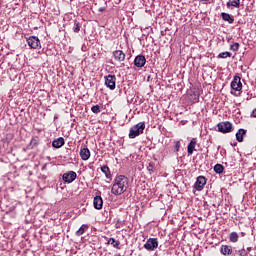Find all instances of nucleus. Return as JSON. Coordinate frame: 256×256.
I'll list each match as a JSON object with an SVG mask.
<instances>
[{"label": "nucleus", "instance_id": "f257e3e1", "mask_svg": "<svg viewBox=\"0 0 256 256\" xmlns=\"http://www.w3.org/2000/svg\"><path fill=\"white\" fill-rule=\"evenodd\" d=\"M129 187V179L124 175H119L115 178L114 184L111 189L113 195H123Z\"/></svg>", "mask_w": 256, "mask_h": 256}, {"label": "nucleus", "instance_id": "f03ea898", "mask_svg": "<svg viewBox=\"0 0 256 256\" xmlns=\"http://www.w3.org/2000/svg\"><path fill=\"white\" fill-rule=\"evenodd\" d=\"M143 131H145V122H139L130 128L129 139H135V137H139V135H142Z\"/></svg>", "mask_w": 256, "mask_h": 256}, {"label": "nucleus", "instance_id": "7ed1b4c3", "mask_svg": "<svg viewBox=\"0 0 256 256\" xmlns=\"http://www.w3.org/2000/svg\"><path fill=\"white\" fill-rule=\"evenodd\" d=\"M104 79L106 87H108L110 91H115L117 77H115V75L109 74L108 76H105Z\"/></svg>", "mask_w": 256, "mask_h": 256}, {"label": "nucleus", "instance_id": "20e7f679", "mask_svg": "<svg viewBox=\"0 0 256 256\" xmlns=\"http://www.w3.org/2000/svg\"><path fill=\"white\" fill-rule=\"evenodd\" d=\"M217 127L220 133H231L233 131V124L229 121L220 122Z\"/></svg>", "mask_w": 256, "mask_h": 256}, {"label": "nucleus", "instance_id": "39448f33", "mask_svg": "<svg viewBox=\"0 0 256 256\" xmlns=\"http://www.w3.org/2000/svg\"><path fill=\"white\" fill-rule=\"evenodd\" d=\"M159 247V240L157 238H149L144 244L146 251H155Z\"/></svg>", "mask_w": 256, "mask_h": 256}, {"label": "nucleus", "instance_id": "423d86ee", "mask_svg": "<svg viewBox=\"0 0 256 256\" xmlns=\"http://www.w3.org/2000/svg\"><path fill=\"white\" fill-rule=\"evenodd\" d=\"M27 44L30 49H41V40H39V37L37 36H30L27 39Z\"/></svg>", "mask_w": 256, "mask_h": 256}, {"label": "nucleus", "instance_id": "0eeeda50", "mask_svg": "<svg viewBox=\"0 0 256 256\" xmlns=\"http://www.w3.org/2000/svg\"><path fill=\"white\" fill-rule=\"evenodd\" d=\"M75 179H77V173L75 171H69L62 175V181H64V183H73Z\"/></svg>", "mask_w": 256, "mask_h": 256}, {"label": "nucleus", "instance_id": "6e6552de", "mask_svg": "<svg viewBox=\"0 0 256 256\" xmlns=\"http://www.w3.org/2000/svg\"><path fill=\"white\" fill-rule=\"evenodd\" d=\"M205 185H207V178L205 176H198L194 185L196 191H203Z\"/></svg>", "mask_w": 256, "mask_h": 256}, {"label": "nucleus", "instance_id": "1a4fd4ad", "mask_svg": "<svg viewBox=\"0 0 256 256\" xmlns=\"http://www.w3.org/2000/svg\"><path fill=\"white\" fill-rule=\"evenodd\" d=\"M231 89H233L234 91H241V89H243L241 77L234 76L233 81L231 82Z\"/></svg>", "mask_w": 256, "mask_h": 256}, {"label": "nucleus", "instance_id": "9d476101", "mask_svg": "<svg viewBox=\"0 0 256 256\" xmlns=\"http://www.w3.org/2000/svg\"><path fill=\"white\" fill-rule=\"evenodd\" d=\"M145 63H147V59L144 55H138L134 59V65L135 67L141 68L145 67Z\"/></svg>", "mask_w": 256, "mask_h": 256}, {"label": "nucleus", "instance_id": "9b49d317", "mask_svg": "<svg viewBox=\"0 0 256 256\" xmlns=\"http://www.w3.org/2000/svg\"><path fill=\"white\" fill-rule=\"evenodd\" d=\"M115 61H118L119 63H122V61H125L126 55L123 53L122 50H116L112 53Z\"/></svg>", "mask_w": 256, "mask_h": 256}, {"label": "nucleus", "instance_id": "f8f14e48", "mask_svg": "<svg viewBox=\"0 0 256 256\" xmlns=\"http://www.w3.org/2000/svg\"><path fill=\"white\" fill-rule=\"evenodd\" d=\"M63 145H65V138H63V137H59V138L53 140V142H52V147H54V149H61V147H63Z\"/></svg>", "mask_w": 256, "mask_h": 256}, {"label": "nucleus", "instance_id": "ddd939ff", "mask_svg": "<svg viewBox=\"0 0 256 256\" xmlns=\"http://www.w3.org/2000/svg\"><path fill=\"white\" fill-rule=\"evenodd\" d=\"M80 157L82 161H89V157H91V151H89V148H82L80 150Z\"/></svg>", "mask_w": 256, "mask_h": 256}, {"label": "nucleus", "instance_id": "4468645a", "mask_svg": "<svg viewBox=\"0 0 256 256\" xmlns=\"http://www.w3.org/2000/svg\"><path fill=\"white\" fill-rule=\"evenodd\" d=\"M245 135H247V130L240 128L236 132V141H238V143H243V138L245 137Z\"/></svg>", "mask_w": 256, "mask_h": 256}, {"label": "nucleus", "instance_id": "2eb2a0df", "mask_svg": "<svg viewBox=\"0 0 256 256\" xmlns=\"http://www.w3.org/2000/svg\"><path fill=\"white\" fill-rule=\"evenodd\" d=\"M197 146V140L193 138L187 147V153L188 155H193V151H195V147Z\"/></svg>", "mask_w": 256, "mask_h": 256}, {"label": "nucleus", "instance_id": "dca6fc26", "mask_svg": "<svg viewBox=\"0 0 256 256\" xmlns=\"http://www.w3.org/2000/svg\"><path fill=\"white\" fill-rule=\"evenodd\" d=\"M220 253L222 255H231L233 253V247L229 245H222L220 248Z\"/></svg>", "mask_w": 256, "mask_h": 256}, {"label": "nucleus", "instance_id": "f3484780", "mask_svg": "<svg viewBox=\"0 0 256 256\" xmlns=\"http://www.w3.org/2000/svg\"><path fill=\"white\" fill-rule=\"evenodd\" d=\"M93 205L96 209H103V198L101 196L94 197Z\"/></svg>", "mask_w": 256, "mask_h": 256}, {"label": "nucleus", "instance_id": "a211bd4d", "mask_svg": "<svg viewBox=\"0 0 256 256\" xmlns=\"http://www.w3.org/2000/svg\"><path fill=\"white\" fill-rule=\"evenodd\" d=\"M221 17H222L223 21H227L230 24L235 22V19L229 13L222 12Z\"/></svg>", "mask_w": 256, "mask_h": 256}, {"label": "nucleus", "instance_id": "6ab92c4d", "mask_svg": "<svg viewBox=\"0 0 256 256\" xmlns=\"http://www.w3.org/2000/svg\"><path fill=\"white\" fill-rule=\"evenodd\" d=\"M230 243H237L239 241V234L237 232H231L229 235Z\"/></svg>", "mask_w": 256, "mask_h": 256}, {"label": "nucleus", "instance_id": "aec40b11", "mask_svg": "<svg viewBox=\"0 0 256 256\" xmlns=\"http://www.w3.org/2000/svg\"><path fill=\"white\" fill-rule=\"evenodd\" d=\"M101 171L104 173L107 179H111V170H109V166H102Z\"/></svg>", "mask_w": 256, "mask_h": 256}, {"label": "nucleus", "instance_id": "412c9836", "mask_svg": "<svg viewBox=\"0 0 256 256\" xmlns=\"http://www.w3.org/2000/svg\"><path fill=\"white\" fill-rule=\"evenodd\" d=\"M214 171L215 173H217L218 175H221V173H223V171H225V167L222 164H216L214 166Z\"/></svg>", "mask_w": 256, "mask_h": 256}, {"label": "nucleus", "instance_id": "4be33fe9", "mask_svg": "<svg viewBox=\"0 0 256 256\" xmlns=\"http://www.w3.org/2000/svg\"><path fill=\"white\" fill-rule=\"evenodd\" d=\"M227 7H236L239 8V6L241 5V0H232L231 2H227Z\"/></svg>", "mask_w": 256, "mask_h": 256}, {"label": "nucleus", "instance_id": "5701e85b", "mask_svg": "<svg viewBox=\"0 0 256 256\" xmlns=\"http://www.w3.org/2000/svg\"><path fill=\"white\" fill-rule=\"evenodd\" d=\"M73 31L74 33H79L81 31V24L77 20H74Z\"/></svg>", "mask_w": 256, "mask_h": 256}, {"label": "nucleus", "instance_id": "b1692460", "mask_svg": "<svg viewBox=\"0 0 256 256\" xmlns=\"http://www.w3.org/2000/svg\"><path fill=\"white\" fill-rule=\"evenodd\" d=\"M109 245H113V247H119L120 242L118 240H115V238H110L108 240Z\"/></svg>", "mask_w": 256, "mask_h": 256}, {"label": "nucleus", "instance_id": "393cba45", "mask_svg": "<svg viewBox=\"0 0 256 256\" xmlns=\"http://www.w3.org/2000/svg\"><path fill=\"white\" fill-rule=\"evenodd\" d=\"M227 57H231L230 52H222L218 55V59H227Z\"/></svg>", "mask_w": 256, "mask_h": 256}, {"label": "nucleus", "instance_id": "a878e982", "mask_svg": "<svg viewBox=\"0 0 256 256\" xmlns=\"http://www.w3.org/2000/svg\"><path fill=\"white\" fill-rule=\"evenodd\" d=\"M85 225H82L77 231H76V237H81V235H83V233H85Z\"/></svg>", "mask_w": 256, "mask_h": 256}, {"label": "nucleus", "instance_id": "bb28decb", "mask_svg": "<svg viewBox=\"0 0 256 256\" xmlns=\"http://www.w3.org/2000/svg\"><path fill=\"white\" fill-rule=\"evenodd\" d=\"M239 47H240L239 43L233 42V43L230 45V50H231V51H239Z\"/></svg>", "mask_w": 256, "mask_h": 256}, {"label": "nucleus", "instance_id": "cd10ccee", "mask_svg": "<svg viewBox=\"0 0 256 256\" xmlns=\"http://www.w3.org/2000/svg\"><path fill=\"white\" fill-rule=\"evenodd\" d=\"M91 111L92 113H95V114L101 113V107L99 105H94L91 107Z\"/></svg>", "mask_w": 256, "mask_h": 256}, {"label": "nucleus", "instance_id": "c85d7f7f", "mask_svg": "<svg viewBox=\"0 0 256 256\" xmlns=\"http://www.w3.org/2000/svg\"><path fill=\"white\" fill-rule=\"evenodd\" d=\"M235 253H238L239 256H247L248 255V252L244 247L241 250H236Z\"/></svg>", "mask_w": 256, "mask_h": 256}, {"label": "nucleus", "instance_id": "c756f323", "mask_svg": "<svg viewBox=\"0 0 256 256\" xmlns=\"http://www.w3.org/2000/svg\"><path fill=\"white\" fill-rule=\"evenodd\" d=\"M37 145H39V140H37L36 138H32V140L30 141L31 149H33V147H37Z\"/></svg>", "mask_w": 256, "mask_h": 256}, {"label": "nucleus", "instance_id": "7c9ffc66", "mask_svg": "<svg viewBox=\"0 0 256 256\" xmlns=\"http://www.w3.org/2000/svg\"><path fill=\"white\" fill-rule=\"evenodd\" d=\"M180 149H181V142L177 141L174 147V153H179Z\"/></svg>", "mask_w": 256, "mask_h": 256}, {"label": "nucleus", "instance_id": "2f4dec72", "mask_svg": "<svg viewBox=\"0 0 256 256\" xmlns=\"http://www.w3.org/2000/svg\"><path fill=\"white\" fill-rule=\"evenodd\" d=\"M155 169V165H153V163H149L147 166V171H149V173H153Z\"/></svg>", "mask_w": 256, "mask_h": 256}, {"label": "nucleus", "instance_id": "473e14b6", "mask_svg": "<svg viewBox=\"0 0 256 256\" xmlns=\"http://www.w3.org/2000/svg\"><path fill=\"white\" fill-rule=\"evenodd\" d=\"M251 117H256V108L252 111Z\"/></svg>", "mask_w": 256, "mask_h": 256}, {"label": "nucleus", "instance_id": "72a5a7b5", "mask_svg": "<svg viewBox=\"0 0 256 256\" xmlns=\"http://www.w3.org/2000/svg\"><path fill=\"white\" fill-rule=\"evenodd\" d=\"M246 251H247V253H251V251H253V248H252V247H248V248L246 249Z\"/></svg>", "mask_w": 256, "mask_h": 256}, {"label": "nucleus", "instance_id": "f704fd0d", "mask_svg": "<svg viewBox=\"0 0 256 256\" xmlns=\"http://www.w3.org/2000/svg\"><path fill=\"white\" fill-rule=\"evenodd\" d=\"M104 10H105V7H100V8L98 9V11H99L100 13H103Z\"/></svg>", "mask_w": 256, "mask_h": 256}, {"label": "nucleus", "instance_id": "c9c22d12", "mask_svg": "<svg viewBox=\"0 0 256 256\" xmlns=\"http://www.w3.org/2000/svg\"><path fill=\"white\" fill-rule=\"evenodd\" d=\"M202 1H205V3H209L210 0H202Z\"/></svg>", "mask_w": 256, "mask_h": 256}]
</instances>
